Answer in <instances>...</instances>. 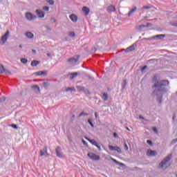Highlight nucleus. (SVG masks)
Listing matches in <instances>:
<instances>
[{
    "label": "nucleus",
    "mask_w": 177,
    "mask_h": 177,
    "mask_svg": "<svg viewBox=\"0 0 177 177\" xmlns=\"http://www.w3.org/2000/svg\"><path fill=\"white\" fill-rule=\"evenodd\" d=\"M46 28L48 31H51L52 30V28H50V26H46Z\"/></svg>",
    "instance_id": "nucleus-47"
},
{
    "label": "nucleus",
    "mask_w": 177,
    "mask_h": 177,
    "mask_svg": "<svg viewBox=\"0 0 177 177\" xmlns=\"http://www.w3.org/2000/svg\"><path fill=\"white\" fill-rule=\"evenodd\" d=\"M154 61H156V59H154L148 60L149 63H151L152 62H154Z\"/></svg>",
    "instance_id": "nucleus-56"
},
{
    "label": "nucleus",
    "mask_w": 177,
    "mask_h": 177,
    "mask_svg": "<svg viewBox=\"0 0 177 177\" xmlns=\"http://www.w3.org/2000/svg\"><path fill=\"white\" fill-rule=\"evenodd\" d=\"M88 157L91 158V160H93L94 161H99L100 160V156L93 153H88Z\"/></svg>",
    "instance_id": "nucleus-5"
},
{
    "label": "nucleus",
    "mask_w": 177,
    "mask_h": 177,
    "mask_svg": "<svg viewBox=\"0 0 177 177\" xmlns=\"http://www.w3.org/2000/svg\"><path fill=\"white\" fill-rule=\"evenodd\" d=\"M152 131H153L155 133H158V130H157V127H153Z\"/></svg>",
    "instance_id": "nucleus-41"
},
{
    "label": "nucleus",
    "mask_w": 177,
    "mask_h": 177,
    "mask_svg": "<svg viewBox=\"0 0 177 177\" xmlns=\"http://www.w3.org/2000/svg\"><path fill=\"white\" fill-rule=\"evenodd\" d=\"M26 37L30 39H32V38H34V34H32L31 32H27L26 33Z\"/></svg>",
    "instance_id": "nucleus-23"
},
{
    "label": "nucleus",
    "mask_w": 177,
    "mask_h": 177,
    "mask_svg": "<svg viewBox=\"0 0 177 177\" xmlns=\"http://www.w3.org/2000/svg\"><path fill=\"white\" fill-rule=\"evenodd\" d=\"M82 12L83 13H84L85 16H88L89 15V12H91V10L89 9V8L84 6L82 8Z\"/></svg>",
    "instance_id": "nucleus-12"
},
{
    "label": "nucleus",
    "mask_w": 177,
    "mask_h": 177,
    "mask_svg": "<svg viewBox=\"0 0 177 177\" xmlns=\"http://www.w3.org/2000/svg\"><path fill=\"white\" fill-rule=\"evenodd\" d=\"M32 53H37V50H32Z\"/></svg>",
    "instance_id": "nucleus-62"
},
{
    "label": "nucleus",
    "mask_w": 177,
    "mask_h": 177,
    "mask_svg": "<svg viewBox=\"0 0 177 177\" xmlns=\"http://www.w3.org/2000/svg\"><path fill=\"white\" fill-rule=\"evenodd\" d=\"M11 127H12V128H14L15 129H17V125L16 124H12Z\"/></svg>",
    "instance_id": "nucleus-52"
},
{
    "label": "nucleus",
    "mask_w": 177,
    "mask_h": 177,
    "mask_svg": "<svg viewBox=\"0 0 177 177\" xmlns=\"http://www.w3.org/2000/svg\"><path fill=\"white\" fill-rule=\"evenodd\" d=\"M44 88H45V89H48V87L49 86V85H50V84L48 82H44L42 84Z\"/></svg>",
    "instance_id": "nucleus-26"
},
{
    "label": "nucleus",
    "mask_w": 177,
    "mask_h": 177,
    "mask_svg": "<svg viewBox=\"0 0 177 177\" xmlns=\"http://www.w3.org/2000/svg\"><path fill=\"white\" fill-rule=\"evenodd\" d=\"M69 36L74 37H75V32H69Z\"/></svg>",
    "instance_id": "nucleus-43"
},
{
    "label": "nucleus",
    "mask_w": 177,
    "mask_h": 177,
    "mask_svg": "<svg viewBox=\"0 0 177 177\" xmlns=\"http://www.w3.org/2000/svg\"><path fill=\"white\" fill-rule=\"evenodd\" d=\"M124 149L126 150H128V145L127 144L124 143Z\"/></svg>",
    "instance_id": "nucleus-57"
},
{
    "label": "nucleus",
    "mask_w": 177,
    "mask_h": 177,
    "mask_svg": "<svg viewBox=\"0 0 177 177\" xmlns=\"http://www.w3.org/2000/svg\"><path fill=\"white\" fill-rule=\"evenodd\" d=\"M36 75H48V71H39V72H37Z\"/></svg>",
    "instance_id": "nucleus-25"
},
{
    "label": "nucleus",
    "mask_w": 177,
    "mask_h": 177,
    "mask_svg": "<svg viewBox=\"0 0 177 177\" xmlns=\"http://www.w3.org/2000/svg\"><path fill=\"white\" fill-rule=\"evenodd\" d=\"M123 50H124L126 53L132 52L135 50V44L131 45L126 49H123Z\"/></svg>",
    "instance_id": "nucleus-14"
},
{
    "label": "nucleus",
    "mask_w": 177,
    "mask_h": 177,
    "mask_svg": "<svg viewBox=\"0 0 177 177\" xmlns=\"http://www.w3.org/2000/svg\"><path fill=\"white\" fill-rule=\"evenodd\" d=\"M146 68H147V66H144L142 68H141V71H144L146 70Z\"/></svg>",
    "instance_id": "nucleus-49"
},
{
    "label": "nucleus",
    "mask_w": 177,
    "mask_h": 177,
    "mask_svg": "<svg viewBox=\"0 0 177 177\" xmlns=\"http://www.w3.org/2000/svg\"><path fill=\"white\" fill-rule=\"evenodd\" d=\"M135 12H136V6H135L133 9H131L129 12L128 13V16L129 17V16H131V15H132V13H135Z\"/></svg>",
    "instance_id": "nucleus-27"
},
{
    "label": "nucleus",
    "mask_w": 177,
    "mask_h": 177,
    "mask_svg": "<svg viewBox=\"0 0 177 177\" xmlns=\"http://www.w3.org/2000/svg\"><path fill=\"white\" fill-rule=\"evenodd\" d=\"M9 35H10V32H9V30H7L5 35H3L1 38V42H0V44L1 45H5L6 41H8V38H9Z\"/></svg>",
    "instance_id": "nucleus-3"
},
{
    "label": "nucleus",
    "mask_w": 177,
    "mask_h": 177,
    "mask_svg": "<svg viewBox=\"0 0 177 177\" xmlns=\"http://www.w3.org/2000/svg\"><path fill=\"white\" fill-rule=\"evenodd\" d=\"M36 13L40 19H44V17H45V12L41 10H36Z\"/></svg>",
    "instance_id": "nucleus-9"
},
{
    "label": "nucleus",
    "mask_w": 177,
    "mask_h": 177,
    "mask_svg": "<svg viewBox=\"0 0 177 177\" xmlns=\"http://www.w3.org/2000/svg\"><path fill=\"white\" fill-rule=\"evenodd\" d=\"M145 27H146V26H145V25H140L138 26V30L140 31H142V28H145Z\"/></svg>",
    "instance_id": "nucleus-37"
},
{
    "label": "nucleus",
    "mask_w": 177,
    "mask_h": 177,
    "mask_svg": "<svg viewBox=\"0 0 177 177\" xmlns=\"http://www.w3.org/2000/svg\"><path fill=\"white\" fill-rule=\"evenodd\" d=\"M153 26V24H151V23H147V25L145 26V27H150Z\"/></svg>",
    "instance_id": "nucleus-51"
},
{
    "label": "nucleus",
    "mask_w": 177,
    "mask_h": 177,
    "mask_svg": "<svg viewBox=\"0 0 177 177\" xmlns=\"http://www.w3.org/2000/svg\"><path fill=\"white\" fill-rule=\"evenodd\" d=\"M66 92H77L75 87H68L66 88Z\"/></svg>",
    "instance_id": "nucleus-24"
},
{
    "label": "nucleus",
    "mask_w": 177,
    "mask_h": 177,
    "mask_svg": "<svg viewBox=\"0 0 177 177\" xmlns=\"http://www.w3.org/2000/svg\"><path fill=\"white\" fill-rule=\"evenodd\" d=\"M40 62L38 60H33L32 61L30 65L32 66V67H37V66H38V64H39Z\"/></svg>",
    "instance_id": "nucleus-20"
},
{
    "label": "nucleus",
    "mask_w": 177,
    "mask_h": 177,
    "mask_svg": "<svg viewBox=\"0 0 177 177\" xmlns=\"http://www.w3.org/2000/svg\"><path fill=\"white\" fill-rule=\"evenodd\" d=\"M151 39H153V37H151V38H143L142 41H151Z\"/></svg>",
    "instance_id": "nucleus-46"
},
{
    "label": "nucleus",
    "mask_w": 177,
    "mask_h": 177,
    "mask_svg": "<svg viewBox=\"0 0 177 177\" xmlns=\"http://www.w3.org/2000/svg\"><path fill=\"white\" fill-rule=\"evenodd\" d=\"M76 58L75 57H71L68 59V63L71 64V66H75L77 64V62H78V59H80V55H76Z\"/></svg>",
    "instance_id": "nucleus-4"
},
{
    "label": "nucleus",
    "mask_w": 177,
    "mask_h": 177,
    "mask_svg": "<svg viewBox=\"0 0 177 177\" xmlns=\"http://www.w3.org/2000/svg\"><path fill=\"white\" fill-rule=\"evenodd\" d=\"M111 160H112V161L113 162H115L116 165L118 164V161L117 160H115V159H114L113 158H111Z\"/></svg>",
    "instance_id": "nucleus-44"
},
{
    "label": "nucleus",
    "mask_w": 177,
    "mask_h": 177,
    "mask_svg": "<svg viewBox=\"0 0 177 177\" xmlns=\"http://www.w3.org/2000/svg\"><path fill=\"white\" fill-rule=\"evenodd\" d=\"M32 88L35 93H39L41 90H39V86H38V85H34Z\"/></svg>",
    "instance_id": "nucleus-17"
},
{
    "label": "nucleus",
    "mask_w": 177,
    "mask_h": 177,
    "mask_svg": "<svg viewBox=\"0 0 177 177\" xmlns=\"http://www.w3.org/2000/svg\"><path fill=\"white\" fill-rule=\"evenodd\" d=\"M4 73H6V74H9V75H12V72H10V71L5 69Z\"/></svg>",
    "instance_id": "nucleus-42"
},
{
    "label": "nucleus",
    "mask_w": 177,
    "mask_h": 177,
    "mask_svg": "<svg viewBox=\"0 0 177 177\" xmlns=\"http://www.w3.org/2000/svg\"><path fill=\"white\" fill-rule=\"evenodd\" d=\"M55 153L57 154V157L62 158V154L63 153L62 152V148L60 147H57V148L55 149Z\"/></svg>",
    "instance_id": "nucleus-10"
},
{
    "label": "nucleus",
    "mask_w": 177,
    "mask_h": 177,
    "mask_svg": "<svg viewBox=\"0 0 177 177\" xmlns=\"http://www.w3.org/2000/svg\"><path fill=\"white\" fill-rule=\"evenodd\" d=\"M95 118H97V117H99L97 112L95 113Z\"/></svg>",
    "instance_id": "nucleus-60"
},
{
    "label": "nucleus",
    "mask_w": 177,
    "mask_h": 177,
    "mask_svg": "<svg viewBox=\"0 0 177 177\" xmlns=\"http://www.w3.org/2000/svg\"><path fill=\"white\" fill-rule=\"evenodd\" d=\"M109 150H111V151H118V153H119L120 154H121V153H122V151H121V148H120V147L118 146H113V145H109Z\"/></svg>",
    "instance_id": "nucleus-6"
},
{
    "label": "nucleus",
    "mask_w": 177,
    "mask_h": 177,
    "mask_svg": "<svg viewBox=\"0 0 177 177\" xmlns=\"http://www.w3.org/2000/svg\"><path fill=\"white\" fill-rule=\"evenodd\" d=\"M26 18L27 20H29V21H32V20H35V19H37V16L32 15L31 12H26Z\"/></svg>",
    "instance_id": "nucleus-7"
},
{
    "label": "nucleus",
    "mask_w": 177,
    "mask_h": 177,
    "mask_svg": "<svg viewBox=\"0 0 177 177\" xmlns=\"http://www.w3.org/2000/svg\"><path fill=\"white\" fill-rule=\"evenodd\" d=\"M48 2L49 5H55V1L53 0H48Z\"/></svg>",
    "instance_id": "nucleus-39"
},
{
    "label": "nucleus",
    "mask_w": 177,
    "mask_h": 177,
    "mask_svg": "<svg viewBox=\"0 0 177 177\" xmlns=\"http://www.w3.org/2000/svg\"><path fill=\"white\" fill-rule=\"evenodd\" d=\"M83 91H84V93L86 95H91V93H89V90H88L87 88H84V89L83 90Z\"/></svg>",
    "instance_id": "nucleus-34"
},
{
    "label": "nucleus",
    "mask_w": 177,
    "mask_h": 177,
    "mask_svg": "<svg viewBox=\"0 0 177 177\" xmlns=\"http://www.w3.org/2000/svg\"><path fill=\"white\" fill-rule=\"evenodd\" d=\"M142 9H152V12H156V10H157V8H156L154 6H142Z\"/></svg>",
    "instance_id": "nucleus-15"
},
{
    "label": "nucleus",
    "mask_w": 177,
    "mask_h": 177,
    "mask_svg": "<svg viewBox=\"0 0 177 177\" xmlns=\"http://www.w3.org/2000/svg\"><path fill=\"white\" fill-rule=\"evenodd\" d=\"M175 118H176V114L174 113L173 117H172L173 121H175Z\"/></svg>",
    "instance_id": "nucleus-53"
},
{
    "label": "nucleus",
    "mask_w": 177,
    "mask_h": 177,
    "mask_svg": "<svg viewBox=\"0 0 177 177\" xmlns=\"http://www.w3.org/2000/svg\"><path fill=\"white\" fill-rule=\"evenodd\" d=\"M6 100V97H0V106H1V104H3V103Z\"/></svg>",
    "instance_id": "nucleus-31"
},
{
    "label": "nucleus",
    "mask_w": 177,
    "mask_h": 177,
    "mask_svg": "<svg viewBox=\"0 0 177 177\" xmlns=\"http://www.w3.org/2000/svg\"><path fill=\"white\" fill-rule=\"evenodd\" d=\"M147 143L149 145V146H153V142L150 140H147Z\"/></svg>",
    "instance_id": "nucleus-40"
},
{
    "label": "nucleus",
    "mask_w": 177,
    "mask_h": 177,
    "mask_svg": "<svg viewBox=\"0 0 177 177\" xmlns=\"http://www.w3.org/2000/svg\"><path fill=\"white\" fill-rule=\"evenodd\" d=\"M116 9H115V6H109L107 8V11L109 12H115Z\"/></svg>",
    "instance_id": "nucleus-19"
},
{
    "label": "nucleus",
    "mask_w": 177,
    "mask_h": 177,
    "mask_svg": "<svg viewBox=\"0 0 177 177\" xmlns=\"http://www.w3.org/2000/svg\"><path fill=\"white\" fill-rule=\"evenodd\" d=\"M82 115H88V114L85 112H82L79 114V117H82Z\"/></svg>",
    "instance_id": "nucleus-36"
},
{
    "label": "nucleus",
    "mask_w": 177,
    "mask_h": 177,
    "mask_svg": "<svg viewBox=\"0 0 177 177\" xmlns=\"http://www.w3.org/2000/svg\"><path fill=\"white\" fill-rule=\"evenodd\" d=\"M43 9L46 11V12H49V7L45 6L44 7H43Z\"/></svg>",
    "instance_id": "nucleus-38"
},
{
    "label": "nucleus",
    "mask_w": 177,
    "mask_h": 177,
    "mask_svg": "<svg viewBox=\"0 0 177 177\" xmlns=\"http://www.w3.org/2000/svg\"><path fill=\"white\" fill-rule=\"evenodd\" d=\"M147 156L149 157H155V156H157V151H153L151 149H148L147 151Z\"/></svg>",
    "instance_id": "nucleus-8"
},
{
    "label": "nucleus",
    "mask_w": 177,
    "mask_h": 177,
    "mask_svg": "<svg viewBox=\"0 0 177 177\" xmlns=\"http://www.w3.org/2000/svg\"><path fill=\"white\" fill-rule=\"evenodd\" d=\"M139 118H140L141 120H145V118L142 117V115H140V116H139Z\"/></svg>",
    "instance_id": "nucleus-61"
},
{
    "label": "nucleus",
    "mask_w": 177,
    "mask_h": 177,
    "mask_svg": "<svg viewBox=\"0 0 177 177\" xmlns=\"http://www.w3.org/2000/svg\"><path fill=\"white\" fill-rule=\"evenodd\" d=\"M88 124L91 125V127L92 128H95V125H94L93 123L92 122V119H88Z\"/></svg>",
    "instance_id": "nucleus-33"
},
{
    "label": "nucleus",
    "mask_w": 177,
    "mask_h": 177,
    "mask_svg": "<svg viewBox=\"0 0 177 177\" xmlns=\"http://www.w3.org/2000/svg\"><path fill=\"white\" fill-rule=\"evenodd\" d=\"M152 84L151 88L154 89L152 92V95L156 96V100L159 104L162 103V97L165 93L168 92V86L169 85V81L168 80H158L157 75H154L151 80Z\"/></svg>",
    "instance_id": "nucleus-1"
},
{
    "label": "nucleus",
    "mask_w": 177,
    "mask_h": 177,
    "mask_svg": "<svg viewBox=\"0 0 177 177\" xmlns=\"http://www.w3.org/2000/svg\"><path fill=\"white\" fill-rule=\"evenodd\" d=\"M69 17L73 23H77L78 21V17L75 14H71Z\"/></svg>",
    "instance_id": "nucleus-11"
},
{
    "label": "nucleus",
    "mask_w": 177,
    "mask_h": 177,
    "mask_svg": "<svg viewBox=\"0 0 177 177\" xmlns=\"http://www.w3.org/2000/svg\"><path fill=\"white\" fill-rule=\"evenodd\" d=\"M174 27H177V24H172Z\"/></svg>",
    "instance_id": "nucleus-64"
},
{
    "label": "nucleus",
    "mask_w": 177,
    "mask_h": 177,
    "mask_svg": "<svg viewBox=\"0 0 177 177\" xmlns=\"http://www.w3.org/2000/svg\"><path fill=\"white\" fill-rule=\"evenodd\" d=\"M3 73H5V67L0 64V74H3Z\"/></svg>",
    "instance_id": "nucleus-29"
},
{
    "label": "nucleus",
    "mask_w": 177,
    "mask_h": 177,
    "mask_svg": "<svg viewBox=\"0 0 177 177\" xmlns=\"http://www.w3.org/2000/svg\"><path fill=\"white\" fill-rule=\"evenodd\" d=\"M165 35H157L156 36H153L152 37V39H162V38H165Z\"/></svg>",
    "instance_id": "nucleus-16"
},
{
    "label": "nucleus",
    "mask_w": 177,
    "mask_h": 177,
    "mask_svg": "<svg viewBox=\"0 0 177 177\" xmlns=\"http://www.w3.org/2000/svg\"><path fill=\"white\" fill-rule=\"evenodd\" d=\"M176 142H177V138H175V139L172 140L171 144L175 145V143H176Z\"/></svg>",
    "instance_id": "nucleus-48"
},
{
    "label": "nucleus",
    "mask_w": 177,
    "mask_h": 177,
    "mask_svg": "<svg viewBox=\"0 0 177 177\" xmlns=\"http://www.w3.org/2000/svg\"><path fill=\"white\" fill-rule=\"evenodd\" d=\"M69 75H71V80H74L77 75H80V73L75 72V73H69Z\"/></svg>",
    "instance_id": "nucleus-18"
},
{
    "label": "nucleus",
    "mask_w": 177,
    "mask_h": 177,
    "mask_svg": "<svg viewBox=\"0 0 177 177\" xmlns=\"http://www.w3.org/2000/svg\"><path fill=\"white\" fill-rule=\"evenodd\" d=\"M76 88L77 89V91L79 92H81L82 91H84V89H85V87L82 86H77Z\"/></svg>",
    "instance_id": "nucleus-30"
},
{
    "label": "nucleus",
    "mask_w": 177,
    "mask_h": 177,
    "mask_svg": "<svg viewBox=\"0 0 177 177\" xmlns=\"http://www.w3.org/2000/svg\"><path fill=\"white\" fill-rule=\"evenodd\" d=\"M21 62L23 64H27V63H28V60L26 58L21 59Z\"/></svg>",
    "instance_id": "nucleus-32"
},
{
    "label": "nucleus",
    "mask_w": 177,
    "mask_h": 177,
    "mask_svg": "<svg viewBox=\"0 0 177 177\" xmlns=\"http://www.w3.org/2000/svg\"><path fill=\"white\" fill-rule=\"evenodd\" d=\"M135 169H138V171H142V169L138 167H134Z\"/></svg>",
    "instance_id": "nucleus-55"
},
{
    "label": "nucleus",
    "mask_w": 177,
    "mask_h": 177,
    "mask_svg": "<svg viewBox=\"0 0 177 177\" xmlns=\"http://www.w3.org/2000/svg\"><path fill=\"white\" fill-rule=\"evenodd\" d=\"M47 56H48V57H52V55L50 54V53H47Z\"/></svg>",
    "instance_id": "nucleus-58"
},
{
    "label": "nucleus",
    "mask_w": 177,
    "mask_h": 177,
    "mask_svg": "<svg viewBox=\"0 0 177 177\" xmlns=\"http://www.w3.org/2000/svg\"><path fill=\"white\" fill-rule=\"evenodd\" d=\"M82 74V75H84V77H86V78H88V80H90L91 81H93L94 78L91 75H88L87 73L83 72Z\"/></svg>",
    "instance_id": "nucleus-22"
},
{
    "label": "nucleus",
    "mask_w": 177,
    "mask_h": 177,
    "mask_svg": "<svg viewBox=\"0 0 177 177\" xmlns=\"http://www.w3.org/2000/svg\"><path fill=\"white\" fill-rule=\"evenodd\" d=\"M82 142L83 145H84V146H86L88 145V143L86 142V141H85V140H82Z\"/></svg>",
    "instance_id": "nucleus-50"
},
{
    "label": "nucleus",
    "mask_w": 177,
    "mask_h": 177,
    "mask_svg": "<svg viewBox=\"0 0 177 177\" xmlns=\"http://www.w3.org/2000/svg\"><path fill=\"white\" fill-rule=\"evenodd\" d=\"M103 97L105 102H107V100H109V95L107 94V93H103Z\"/></svg>",
    "instance_id": "nucleus-28"
},
{
    "label": "nucleus",
    "mask_w": 177,
    "mask_h": 177,
    "mask_svg": "<svg viewBox=\"0 0 177 177\" xmlns=\"http://www.w3.org/2000/svg\"><path fill=\"white\" fill-rule=\"evenodd\" d=\"M117 165H119V167H122V168H124V167H125V164L120 162H118Z\"/></svg>",
    "instance_id": "nucleus-35"
},
{
    "label": "nucleus",
    "mask_w": 177,
    "mask_h": 177,
    "mask_svg": "<svg viewBox=\"0 0 177 177\" xmlns=\"http://www.w3.org/2000/svg\"><path fill=\"white\" fill-rule=\"evenodd\" d=\"M171 160H172V153H169L165 157L164 159L160 162L158 168L159 169H167L168 167H171V165H172L171 163Z\"/></svg>",
    "instance_id": "nucleus-2"
},
{
    "label": "nucleus",
    "mask_w": 177,
    "mask_h": 177,
    "mask_svg": "<svg viewBox=\"0 0 177 177\" xmlns=\"http://www.w3.org/2000/svg\"><path fill=\"white\" fill-rule=\"evenodd\" d=\"M46 154H48V147H44V148L40 150V156L41 157H44Z\"/></svg>",
    "instance_id": "nucleus-13"
},
{
    "label": "nucleus",
    "mask_w": 177,
    "mask_h": 177,
    "mask_svg": "<svg viewBox=\"0 0 177 177\" xmlns=\"http://www.w3.org/2000/svg\"><path fill=\"white\" fill-rule=\"evenodd\" d=\"M96 146V147H97L99 151H102V148L100 147V145L97 142V145H95Z\"/></svg>",
    "instance_id": "nucleus-45"
},
{
    "label": "nucleus",
    "mask_w": 177,
    "mask_h": 177,
    "mask_svg": "<svg viewBox=\"0 0 177 177\" xmlns=\"http://www.w3.org/2000/svg\"><path fill=\"white\" fill-rule=\"evenodd\" d=\"M126 129H127V131H131V129H129V128H128L127 127H126Z\"/></svg>",
    "instance_id": "nucleus-63"
},
{
    "label": "nucleus",
    "mask_w": 177,
    "mask_h": 177,
    "mask_svg": "<svg viewBox=\"0 0 177 177\" xmlns=\"http://www.w3.org/2000/svg\"><path fill=\"white\" fill-rule=\"evenodd\" d=\"M124 85L123 86V88H124L125 86L127 85V80H124Z\"/></svg>",
    "instance_id": "nucleus-59"
},
{
    "label": "nucleus",
    "mask_w": 177,
    "mask_h": 177,
    "mask_svg": "<svg viewBox=\"0 0 177 177\" xmlns=\"http://www.w3.org/2000/svg\"><path fill=\"white\" fill-rule=\"evenodd\" d=\"M113 136L117 138H118V134L117 133H113Z\"/></svg>",
    "instance_id": "nucleus-54"
},
{
    "label": "nucleus",
    "mask_w": 177,
    "mask_h": 177,
    "mask_svg": "<svg viewBox=\"0 0 177 177\" xmlns=\"http://www.w3.org/2000/svg\"><path fill=\"white\" fill-rule=\"evenodd\" d=\"M85 139H86V140H88L90 143H91V145H93L94 146L97 145V142H96V140H95L94 139L91 140L88 137H85Z\"/></svg>",
    "instance_id": "nucleus-21"
}]
</instances>
